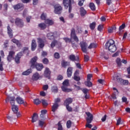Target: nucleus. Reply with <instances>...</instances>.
Here are the masks:
<instances>
[{
  "label": "nucleus",
  "mask_w": 130,
  "mask_h": 130,
  "mask_svg": "<svg viewBox=\"0 0 130 130\" xmlns=\"http://www.w3.org/2000/svg\"><path fill=\"white\" fill-rule=\"evenodd\" d=\"M7 33L10 38H13V29L11 28L10 24H8L7 26Z\"/></svg>",
  "instance_id": "17"
},
{
  "label": "nucleus",
  "mask_w": 130,
  "mask_h": 130,
  "mask_svg": "<svg viewBox=\"0 0 130 130\" xmlns=\"http://www.w3.org/2000/svg\"><path fill=\"white\" fill-rule=\"evenodd\" d=\"M84 2L85 0H79L78 6H79L80 7H82L83 5H84Z\"/></svg>",
  "instance_id": "58"
},
{
  "label": "nucleus",
  "mask_w": 130,
  "mask_h": 130,
  "mask_svg": "<svg viewBox=\"0 0 130 130\" xmlns=\"http://www.w3.org/2000/svg\"><path fill=\"white\" fill-rule=\"evenodd\" d=\"M114 30H116V26H114L111 27L110 28H109L108 29V31L109 33H112V32H113Z\"/></svg>",
  "instance_id": "44"
},
{
  "label": "nucleus",
  "mask_w": 130,
  "mask_h": 130,
  "mask_svg": "<svg viewBox=\"0 0 130 130\" xmlns=\"http://www.w3.org/2000/svg\"><path fill=\"white\" fill-rule=\"evenodd\" d=\"M113 90L114 91H114L112 93V94L111 95V97H112V99H114V100H116V94H119V92H118V90H117L116 87H113Z\"/></svg>",
  "instance_id": "18"
},
{
  "label": "nucleus",
  "mask_w": 130,
  "mask_h": 130,
  "mask_svg": "<svg viewBox=\"0 0 130 130\" xmlns=\"http://www.w3.org/2000/svg\"><path fill=\"white\" fill-rule=\"evenodd\" d=\"M124 28H125V24L123 23L121 25H120L119 27V30H122Z\"/></svg>",
  "instance_id": "62"
},
{
  "label": "nucleus",
  "mask_w": 130,
  "mask_h": 130,
  "mask_svg": "<svg viewBox=\"0 0 130 130\" xmlns=\"http://www.w3.org/2000/svg\"><path fill=\"white\" fill-rule=\"evenodd\" d=\"M47 37L49 40H55V39L57 38V32L56 31L49 32L47 34Z\"/></svg>",
  "instance_id": "5"
},
{
  "label": "nucleus",
  "mask_w": 130,
  "mask_h": 130,
  "mask_svg": "<svg viewBox=\"0 0 130 130\" xmlns=\"http://www.w3.org/2000/svg\"><path fill=\"white\" fill-rule=\"evenodd\" d=\"M58 130H62V125L59 122L58 123Z\"/></svg>",
  "instance_id": "64"
},
{
  "label": "nucleus",
  "mask_w": 130,
  "mask_h": 130,
  "mask_svg": "<svg viewBox=\"0 0 130 130\" xmlns=\"http://www.w3.org/2000/svg\"><path fill=\"white\" fill-rule=\"evenodd\" d=\"M23 56V52H20L17 54L14 58L15 61L16 63H19L20 62V59Z\"/></svg>",
  "instance_id": "13"
},
{
  "label": "nucleus",
  "mask_w": 130,
  "mask_h": 130,
  "mask_svg": "<svg viewBox=\"0 0 130 130\" xmlns=\"http://www.w3.org/2000/svg\"><path fill=\"white\" fill-rule=\"evenodd\" d=\"M15 23L16 26L19 28H23L24 27V22H23V20L19 18H16Z\"/></svg>",
  "instance_id": "9"
},
{
  "label": "nucleus",
  "mask_w": 130,
  "mask_h": 130,
  "mask_svg": "<svg viewBox=\"0 0 130 130\" xmlns=\"http://www.w3.org/2000/svg\"><path fill=\"white\" fill-rule=\"evenodd\" d=\"M73 103V99L71 98H67L64 102V105H70Z\"/></svg>",
  "instance_id": "21"
},
{
  "label": "nucleus",
  "mask_w": 130,
  "mask_h": 130,
  "mask_svg": "<svg viewBox=\"0 0 130 130\" xmlns=\"http://www.w3.org/2000/svg\"><path fill=\"white\" fill-rule=\"evenodd\" d=\"M38 119V115L37 113H34L31 118V122H36Z\"/></svg>",
  "instance_id": "26"
},
{
  "label": "nucleus",
  "mask_w": 130,
  "mask_h": 130,
  "mask_svg": "<svg viewBox=\"0 0 130 130\" xmlns=\"http://www.w3.org/2000/svg\"><path fill=\"white\" fill-rule=\"evenodd\" d=\"M51 91L53 93H57V92H58V88L57 87V86H52L51 87Z\"/></svg>",
  "instance_id": "29"
},
{
  "label": "nucleus",
  "mask_w": 130,
  "mask_h": 130,
  "mask_svg": "<svg viewBox=\"0 0 130 130\" xmlns=\"http://www.w3.org/2000/svg\"><path fill=\"white\" fill-rule=\"evenodd\" d=\"M89 8L91 11H96V6H95V4L93 3H90L89 4Z\"/></svg>",
  "instance_id": "35"
},
{
  "label": "nucleus",
  "mask_w": 130,
  "mask_h": 130,
  "mask_svg": "<svg viewBox=\"0 0 130 130\" xmlns=\"http://www.w3.org/2000/svg\"><path fill=\"white\" fill-rule=\"evenodd\" d=\"M12 42L15 43L17 46V47H21L22 46V44L19 41V40H16V39H13L12 40Z\"/></svg>",
  "instance_id": "23"
},
{
  "label": "nucleus",
  "mask_w": 130,
  "mask_h": 130,
  "mask_svg": "<svg viewBox=\"0 0 130 130\" xmlns=\"http://www.w3.org/2000/svg\"><path fill=\"white\" fill-rule=\"evenodd\" d=\"M4 7V11H5V12H7V11H8V8L9 7V5H8V4L6 3L3 5Z\"/></svg>",
  "instance_id": "61"
},
{
  "label": "nucleus",
  "mask_w": 130,
  "mask_h": 130,
  "mask_svg": "<svg viewBox=\"0 0 130 130\" xmlns=\"http://www.w3.org/2000/svg\"><path fill=\"white\" fill-rule=\"evenodd\" d=\"M54 13L55 14H57V15H60V14H61V12L62 11V7L59 4L55 5L54 6Z\"/></svg>",
  "instance_id": "6"
},
{
  "label": "nucleus",
  "mask_w": 130,
  "mask_h": 130,
  "mask_svg": "<svg viewBox=\"0 0 130 130\" xmlns=\"http://www.w3.org/2000/svg\"><path fill=\"white\" fill-rule=\"evenodd\" d=\"M117 81L118 82V83H120V84L121 85V83H122V81L123 80V79H122V78H119V76H117L116 78Z\"/></svg>",
  "instance_id": "48"
},
{
  "label": "nucleus",
  "mask_w": 130,
  "mask_h": 130,
  "mask_svg": "<svg viewBox=\"0 0 130 130\" xmlns=\"http://www.w3.org/2000/svg\"><path fill=\"white\" fill-rule=\"evenodd\" d=\"M63 40H64L66 43H70V42H72V39L69 38H63Z\"/></svg>",
  "instance_id": "50"
},
{
  "label": "nucleus",
  "mask_w": 130,
  "mask_h": 130,
  "mask_svg": "<svg viewBox=\"0 0 130 130\" xmlns=\"http://www.w3.org/2000/svg\"><path fill=\"white\" fill-rule=\"evenodd\" d=\"M32 73V70L31 69H28L26 71H24L22 73L23 76H28V75H30Z\"/></svg>",
  "instance_id": "34"
},
{
  "label": "nucleus",
  "mask_w": 130,
  "mask_h": 130,
  "mask_svg": "<svg viewBox=\"0 0 130 130\" xmlns=\"http://www.w3.org/2000/svg\"><path fill=\"white\" fill-rule=\"evenodd\" d=\"M54 57L56 58V59H58L60 58V55L58 53V52H55L54 54Z\"/></svg>",
  "instance_id": "46"
},
{
  "label": "nucleus",
  "mask_w": 130,
  "mask_h": 130,
  "mask_svg": "<svg viewBox=\"0 0 130 130\" xmlns=\"http://www.w3.org/2000/svg\"><path fill=\"white\" fill-rule=\"evenodd\" d=\"M87 117L86 118L87 123L85 125L86 127H88V128H92V124H90L93 121V114L89 112L85 113Z\"/></svg>",
  "instance_id": "3"
},
{
  "label": "nucleus",
  "mask_w": 130,
  "mask_h": 130,
  "mask_svg": "<svg viewBox=\"0 0 130 130\" xmlns=\"http://www.w3.org/2000/svg\"><path fill=\"white\" fill-rule=\"evenodd\" d=\"M61 66L62 68L66 69L67 67H70V66H71V63L69 61H67L65 60H62L61 62Z\"/></svg>",
  "instance_id": "16"
},
{
  "label": "nucleus",
  "mask_w": 130,
  "mask_h": 130,
  "mask_svg": "<svg viewBox=\"0 0 130 130\" xmlns=\"http://www.w3.org/2000/svg\"><path fill=\"white\" fill-rule=\"evenodd\" d=\"M38 39V43L39 44V47L40 48H43L45 46L44 44V41H43V39L39 38L37 39Z\"/></svg>",
  "instance_id": "14"
},
{
  "label": "nucleus",
  "mask_w": 130,
  "mask_h": 130,
  "mask_svg": "<svg viewBox=\"0 0 130 130\" xmlns=\"http://www.w3.org/2000/svg\"><path fill=\"white\" fill-rule=\"evenodd\" d=\"M36 47H37L36 41L35 40H32L31 41V48L32 51H34V50L36 49Z\"/></svg>",
  "instance_id": "20"
},
{
  "label": "nucleus",
  "mask_w": 130,
  "mask_h": 130,
  "mask_svg": "<svg viewBox=\"0 0 130 130\" xmlns=\"http://www.w3.org/2000/svg\"><path fill=\"white\" fill-rule=\"evenodd\" d=\"M40 78V75L38 72L35 73L32 75L33 81H37Z\"/></svg>",
  "instance_id": "25"
},
{
  "label": "nucleus",
  "mask_w": 130,
  "mask_h": 130,
  "mask_svg": "<svg viewBox=\"0 0 130 130\" xmlns=\"http://www.w3.org/2000/svg\"><path fill=\"white\" fill-rule=\"evenodd\" d=\"M116 62L118 67H121V59H120V58H117L116 59Z\"/></svg>",
  "instance_id": "41"
},
{
  "label": "nucleus",
  "mask_w": 130,
  "mask_h": 130,
  "mask_svg": "<svg viewBox=\"0 0 130 130\" xmlns=\"http://www.w3.org/2000/svg\"><path fill=\"white\" fill-rule=\"evenodd\" d=\"M14 58H15L13 57H12L10 55H8L7 57V59L8 61V62H11L12 61V60H13V59H14Z\"/></svg>",
  "instance_id": "49"
},
{
  "label": "nucleus",
  "mask_w": 130,
  "mask_h": 130,
  "mask_svg": "<svg viewBox=\"0 0 130 130\" xmlns=\"http://www.w3.org/2000/svg\"><path fill=\"white\" fill-rule=\"evenodd\" d=\"M65 106L66 107L68 111H69V112H72V111H73V108H72V107L70 106V105H66Z\"/></svg>",
  "instance_id": "55"
},
{
  "label": "nucleus",
  "mask_w": 130,
  "mask_h": 130,
  "mask_svg": "<svg viewBox=\"0 0 130 130\" xmlns=\"http://www.w3.org/2000/svg\"><path fill=\"white\" fill-rule=\"evenodd\" d=\"M41 19L42 20H44L45 21V20H47V19H46V14H45L44 13L42 14L41 15Z\"/></svg>",
  "instance_id": "56"
},
{
  "label": "nucleus",
  "mask_w": 130,
  "mask_h": 130,
  "mask_svg": "<svg viewBox=\"0 0 130 130\" xmlns=\"http://www.w3.org/2000/svg\"><path fill=\"white\" fill-rule=\"evenodd\" d=\"M16 100V98L15 96H8L6 99V103H8L9 101L10 102V104L11 106L15 105V101Z\"/></svg>",
  "instance_id": "11"
},
{
  "label": "nucleus",
  "mask_w": 130,
  "mask_h": 130,
  "mask_svg": "<svg viewBox=\"0 0 130 130\" xmlns=\"http://www.w3.org/2000/svg\"><path fill=\"white\" fill-rule=\"evenodd\" d=\"M80 46L81 50L84 53H87V47H88V44L85 41H81L80 43Z\"/></svg>",
  "instance_id": "7"
},
{
  "label": "nucleus",
  "mask_w": 130,
  "mask_h": 130,
  "mask_svg": "<svg viewBox=\"0 0 130 130\" xmlns=\"http://www.w3.org/2000/svg\"><path fill=\"white\" fill-rule=\"evenodd\" d=\"M37 59H38L37 56H35L31 58L30 61V67L31 69L36 68L37 71H42V69L44 68V66H43V64L42 63H37Z\"/></svg>",
  "instance_id": "1"
},
{
  "label": "nucleus",
  "mask_w": 130,
  "mask_h": 130,
  "mask_svg": "<svg viewBox=\"0 0 130 130\" xmlns=\"http://www.w3.org/2000/svg\"><path fill=\"white\" fill-rule=\"evenodd\" d=\"M41 102L44 107H46L48 105V103L46 100H42Z\"/></svg>",
  "instance_id": "37"
},
{
  "label": "nucleus",
  "mask_w": 130,
  "mask_h": 130,
  "mask_svg": "<svg viewBox=\"0 0 130 130\" xmlns=\"http://www.w3.org/2000/svg\"><path fill=\"white\" fill-rule=\"evenodd\" d=\"M34 104H36V105H39V104L41 103V102L40 101L39 99H36L34 100Z\"/></svg>",
  "instance_id": "42"
},
{
  "label": "nucleus",
  "mask_w": 130,
  "mask_h": 130,
  "mask_svg": "<svg viewBox=\"0 0 130 130\" xmlns=\"http://www.w3.org/2000/svg\"><path fill=\"white\" fill-rule=\"evenodd\" d=\"M105 47L106 49H109V51L110 52H115L116 51V46L115 45V42L113 40L110 39L108 41L106 44Z\"/></svg>",
  "instance_id": "2"
},
{
  "label": "nucleus",
  "mask_w": 130,
  "mask_h": 130,
  "mask_svg": "<svg viewBox=\"0 0 130 130\" xmlns=\"http://www.w3.org/2000/svg\"><path fill=\"white\" fill-rule=\"evenodd\" d=\"M67 128H71V127L72 126V121H71V120L67 121Z\"/></svg>",
  "instance_id": "47"
},
{
  "label": "nucleus",
  "mask_w": 130,
  "mask_h": 130,
  "mask_svg": "<svg viewBox=\"0 0 130 130\" xmlns=\"http://www.w3.org/2000/svg\"><path fill=\"white\" fill-rule=\"evenodd\" d=\"M71 38H73L74 41L76 42L77 43H79V38L77 36V35L76 34V30L74 28L71 29Z\"/></svg>",
  "instance_id": "8"
},
{
  "label": "nucleus",
  "mask_w": 130,
  "mask_h": 130,
  "mask_svg": "<svg viewBox=\"0 0 130 130\" xmlns=\"http://www.w3.org/2000/svg\"><path fill=\"white\" fill-rule=\"evenodd\" d=\"M103 29V25L100 24L98 26V31H100V32H101V31H102Z\"/></svg>",
  "instance_id": "60"
},
{
  "label": "nucleus",
  "mask_w": 130,
  "mask_h": 130,
  "mask_svg": "<svg viewBox=\"0 0 130 130\" xmlns=\"http://www.w3.org/2000/svg\"><path fill=\"white\" fill-rule=\"evenodd\" d=\"M13 8L15 11H19V10L22 11L24 10V4L21 3L18 4L13 6Z\"/></svg>",
  "instance_id": "12"
},
{
  "label": "nucleus",
  "mask_w": 130,
  "mask_h": 130,
  "mask_svg": "<svg viewBox=\"0 0 130 130\" xmlns=\"http://www.w3.org/2000/svg\"><path fill=\"white\" fill-rule=\"evenodd\" d=\"M16 101L18 104H23L24 103V100L20 96L16 98Z\"/></svg>",
  "instance_id": "27"
},
{
  "label": "nucleus",
  "mask_w": 130,
  "mask_h": 130,
  "mask_svg": "<svg viewBox=\"0 0 130 130\" xmlns=\"http://www.w3.org/2000/svg\"><path fill=\"white\" fill-rule=\"evenodd\" d=\"M69 59L71 60V61H79V56H76L74 54H71L69 56Z\"/></svg>",
  "instance_id": "15"
},
{
  "label": "nucleus",
  "mask_w": 130,
  "mask_h": 130,
  "mask_svg": "<svg viewBox=\"0 0 130 130\" xmlns=\"http://www.w3.org/2000/svg\"><path fill=\"white\" fill-rule=\"evenodd\" d=\"M79 73V72H78V71H75V72L74 73V79L75 81H79L81 80V78L78 76H77V75H78V74Z\"/></svg>",
  "instance_id": "32"
},
{
  "label": "nucleus",
  "mask_w": 130,
  "mask_h": 130,
  "mask_svg": "<svg viewBox=\"0 0 130 130\" xmlns=\"http://www.w3.org/2000/svg\"><path fill=\"white\" fill-rule=\"evenodd\" d=\"M128 80H123V81H122V83H121V85H123L124 86H125L126 85H128Z\"/></svg>",
  "instance_id": "53"
},
{
  "label": "nucleus",
  "mask_w": 130,
  "mask_h": 130,
  "mask_svg": "<svg viewBox=\"0 0 130 130\" xmlns=\"http://www.w3.org/2000/svg\"><path fill=\"white\" fill-rule=\"evenodd\" d=\"M42 56H43V57L47 56V52L43 51L42 52Z\"/></svg>",
  "instance_id": "63"
},
{
  "label": "nucleus",
  "mask_w": 130,
  "mask_h": 130,
  "mask_svg": "<svg viewBox=\"0 0 130 130\" xmlns=\"http://www.w3.org/2000/svg\"><path fill=\"white\" fill-rule=\"evenodd\" d=\"M58 104H54L52 107V111L53 112H55L56 109L58 108Z\"/></svg>",
  "instance_id": "33"
},
{
  "label": "nucleus",
  "mask_w": 130,
  "mask_h": 130,
  "mask_svg": "<svg viewBox=\"0 0 130 130\" xmlns=\"http://www.w3.org/2000/svg\"><path fill=\"white\" fill-rule=\"evenodd\" d=\"M84 84L86 86H87V87H92V82H91L89 80H87V81H85Z\"/></svg>",
  "instance_id": "43"
},
{
  "label": "nucleus",
  "mask_w": 130,
  "mask_h": 130,
  "mask_svg": "<svg viewBox=\"0 0 130 130\" xmlns=\"http://www.w3.org/2000/svg\"><path fill=\"white\" fill-rule=\"evenodd\" d=\"M47 113V110H42L41 111V114L40 115V117L43 118V115H45Z\"/></svg>",
  "instance_id": "45"
},
{
  "label": "nucleus",
  "mask_w": 130,
  "mask_h": 130,
  "mask_svg": "<svg viewBox=\"0 0 130 130\" xmlns=\"http://www.w3.org/2000/svg\"><path fill=\"white\" fill-rule=\"evenodd\" d=\"M45 24H47L48 25H49L50 26H51V25H53V24H54L53 21L52 20L48 19H47L45 20Z\"/></svg>",
  "instance_id": "31"
},
{
  "label": "nucleus",
  "mask_w": 130,
  "mask_h": 130,
  "mask_svg": "<svg viewBox=\"0 0 130 130\" xmlns=\"http://www.w3.org/2000/svg\"><path fill=\"white\" fill-rule=\"evenodd\" d=\"M44 76L45 78H47L49 80H50L51 76V71L49 68L46 67L44 72Z\"/></svg>",
  "instance_id": "10"
},
{
  "label": "nucleus",
  "mask_w": 130,
  "mask_h": 130,
  "mask_svg": "<svg viewBox=\"0 0 130 130\" xmlns=\"http://www.w3.org/2000/svg\"><path fill=\"white\" fill-rule=\"evenodd\" d=\"M76 29H77L76 32L77 33H79V34L82 33V27L81 26H77Z\"/></svg>",
  "instance_id": "52"
},
{
  "label": "nucleus",
  "mask_w": 130,
  "mask_h": 130,
  "mask_svg": "<svg viewBox=\"0 0 130 130\" xmlns=\"http://www.w3.org/2000/svg\"><path fill=\"white\" fill-rule=\"evenodd\" d=\"M74 3V0H63V5L66 9H69V13H72L73 7L72 4Z\"/></svg>",
  "instance_id": "4"
},
{
  "label": "nucleus",
  "mask_w": 130,
  "mask_h": 130,
  "mask_svg": "<svg viewBox=\"0 0 130 130\" xmlns=\"http://www.w3.org/2000/svg\"><path fill=\"white\" fill-rule=\"evenodd\" d=\"M80 13L81 17H85V15L87 14V11L85 10L84 7H81L80 8Z\"/></svg>",
  "instance_id": "22"
},
{
  "label": "nucleus",
  "mask_w": 130,
  "mask_h": 130,
  "mask_svg": "<svg viewBox=\"0 0 130 130\" xmlns=\"http://www.w3.org/2000/svg\"><path fill=\"white\" fill-rule=\"evenodd\" d=\"M96 47H97V44L94 43H91L88 47V49H92V48H96Z\"/></svg>",
  "instance_id": "36"
},
{
  "label": "nucleus",
  "mask_w": 130,
  "mask_h": 130,
  "mask_svg": "<svg viewBox=\"0 0 130 130\" xmlns=\"http://www.w3.org/2000/svg\"><path fill=\"white\" fill-rule=\"evenodd\" d=\"M42 62L44 64H48L49 63V60L47 58H44L42 60Z\"/></svg>",
  "instance_id": "40"
},
{
  "label": "nucleus",
  "mask_w": 130,
  "mask_h": 130,
  "mask_svg": "<svg viewBox=\"0 0 130 130\" xmlns=\"http://www.w3.org/2000/svg\"><path fill=\"white\" fill-rule=\"evenodd\" d=\"M61 89L63 92H67V93L72 92V91H73V89L71 88H68L66 87V86H61Z\"/></svg>",
  "instance_id": "28"
},
{
  "label": "nucleus",
  "mask_w": 130,
  "mask_h": 130,
  "mask_svg": "<svg viewBox=\"0 0 130 130\" xmlns=\"http://www.w3.org/2000/svg\"><path fill=\"white\" fill-rule=\"evenodd\" d=\"M38 27L41 30H45L47 26L45 23L42 22L38 24Z\"/></svg>",
  "instance_id": "24"
},
{
  "label": "nucleus",
  "mask_w": 130,
  "mask_h": 130,
  "mask_svg": "<svg viewBox=\"0 0 130 130\" xmlns=\"http://www.w3.org/2000/svg\"><path fill=\"white\" fill-rule=\"evenodd\" d=\"M89 27L91 30H94L95 29V27H96V22H93L92 23H90Z\"/></svg>",
  "instance_id": "39"
},
{
  "label": "nucleus",
  "mask_w": 130,
  "mask_h": 130,
  "mask_svg": "<svg viewBox=\"0 0 130 130\" xmlns=\"http://www.w3.org/2000/svg\"><path fill=\"white\" fill-rule=\"evenodd\" d=\"M12 109L14 113H17L19 110V108H18V106L13 105L12 106Z\"/></svg>",
  "instance_id": "30"
},
{
  "label": "nucleus",
  "mask_w": 130,
  "mask_h": 130,
  "mask_svg": "<svg viewBox=\"0 0 130 130\" xmlns=\"http://www.w3.org/2000/svg\"><path fill=\"white\" fill-rule=\"evenodd\" d=\"M44 123H45V122L43 121H41V120L39 121V125L41 127H43V125H44Z\"/></svg>",
  "instance_id": "57"
},
{
  "label": "nucleus",
  "mask_w": 130,
  "mask_h": 130,
  "mask_svg": "<svg viewBox=\"0 0 130 130\" xmlns=\"http://www.w3.org/2000/svg\"><path fill=\"white\" fill-rule=\"evenodd\" d=\"M90 58L89 57V56L87 55H84V61L85 62H87V61H89Z\"/></svg>",
  "instance_id": "59"
},
{
  "label": "nucleus",
  "mask_w": 130,
  "mask_h": 130,
  "mask_svg": "<svg viewBox=\"0 0 130 130\" xmlns=\"http://www.w3.org/2000/svg\"><path fill=\"white\" fill-rule=\"evenodd\" d=\"M63 86L62 87H66V86H69V80L67 79V80H65L63 83Z\"/></svg>",
  "instance_id": "54"
},
{
  "label": "nucleus",
  "mask_w": 130,
  "mask_h": 130,
  "mask_svg": "<svg viewBox=\"0 0 130 130\" xmlns=\"http://www.w3.org/2000/svg\"><path fill=\"white\" fill-rule=\"evenodd\" d=\"M67 75L68 78H71L73 75V67H69L67 69Z\"/></svg>",
  "instance_id": "19"
},
{
  "label": "nucleus",
  "mask_w": 130,
  "mask_h": 130,
  "mask_svg": "<svg viewBox=\"0 0 130 130\" xmlns=\"http://www.w3.org/2000/svg\"><path fill=\"white\" fill-rule=\"evenodd\" d=\"M15 53H16L15 52V51L11 50L9 51L8 55L12 57H14V56H15Z\"/></svg>",
  "instance_id": "51"
},
{
  "label": "nucleus",
  "mask_w": 130,
  "mask_h": 130,
  "mask_svg": "<svg viewBox=\"0 0 130 130\" xmlns=\"http://www.w3.org/2000/svg\"><path fill=\"white\" fill-rule=\"evenodd\" d=\"M57 44V40H54L51 43V48H54L55 47V45Z\"/></svg>",
  "instance_id": "38"
}]
</instances>
